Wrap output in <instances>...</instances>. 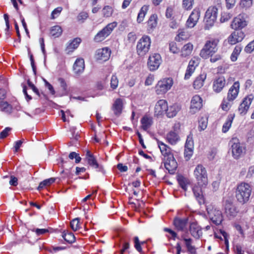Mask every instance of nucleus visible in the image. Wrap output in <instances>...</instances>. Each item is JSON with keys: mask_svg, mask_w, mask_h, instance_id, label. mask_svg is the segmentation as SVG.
Here are the masks:
<instances>
[{"mask_svg": "<svg viewBox=\"0 0 254 254\" xmlns=\"http://www.w3.org/2000/svg\"><path fill=\"white\" fill-rule=\"evenodd\" d=\"M178 36L180 39L183 40L187 39L189 37V35L188 32L184 30L180 29L178 31Z\"/></svg>", "mask_w": 254, "mask_h": 254, "instance_id": "nucleus-52", "label": "nucleus"}, {"mask_svg": "<svg viewBox=\"0 0 254 254\" xmlns=\"http://www.w3.org/2000/svg\"><path fill=\"white\" fill-rule=\"evenodd\" d=\"M206 78V74H201L197 76L193 82V87L195 89H199L203 85Z\"/></svg>", "mask_w": 254, "mask_h": 254, "instance_id": "nucleus-31", "label": "nucleus"}, {"mask_svg": "<svg viewBox=\"0 0 254 254\" xmlns=\"http://www.w3.org/2000/svg\"><path fill=\"white\" fill-rule=\"evenodd\" d=\"M207 215L212 224L215 225L221 224L223 221L222 213L215 206L210 205L207 207Z\"/></svg>", "mask_w": 254, "mask_h": 254, "instance_id": "nucleus-3", "label": "nucleus"}, {"mask_svg": "<svg viewBox=\"0 0 254 254\" xmlns=\"http://www.w3.org/2000/svg\"><path fill=\"white\" fill-rule=\"evenodd\" d=\"M127 39L129 43H134L136 40V34L134 32H130L127 35Z\"/></svg>", "mask_w": 254, "mask_h": 254, "instance_id": "nucleus-58", "label": "nucleus"}, {"mask_svg": "<svg viewBox=\"0 0 254 254\" xmlns=\"http://www.w3.org/2000/svg\"><path fill=\"white\" fill-rule=\"evenodd\" d=\"M193 3V0H183V7L186 10H190L192 8Z\"/></svg>", "mask_w": 254, "mask_h": 254, "instance_id": "nucleus-48", "label": "nucleus"}, {"mask_svg": "<svg viewBox=\"0 0 254 254\" xmlns=\"http://www.w3.org/2000/svg\"><path fill=\"white\" fill-rule=\"evenodd\" d=\"M233 156L235 159H239L244 152V148L238 142H235L234 140L230 142Z\"/></svg>", "mask_w": 254, "mask_h": 254, "instance_id": "nucleus-14", "label": "nucleus"}, {"mask_svg": "<svg viewBox=\"0 0 254 254\" xmlns=\"http://www.w3.org/2000/svg\"><path fill=\"white\" fill-rule=\"evenodd\" d=\"M182 237L185 242V244L188 252L190 254H195L196 251L195 248L191 245V239L190 238H187L185 235L182 236Z\"/></svg>", "mask_w": 254, "mask_h": 254, "instance_id": "nucleus-36", "label": "nucleus"}, {"mask_svg": "<svg viewBox=\"0 0 254 254\" xmlns=\"http://www.w3.org/2000/svg\"><path fill=\"white\" fill-rule=\"evenodd\" d=\"M147 10L148 7L145 5H144L141 7L139 12L138 14L137 18V21L138 23H141L142 21H143Z\"/></svg>", "mask_w": 254, "mask_h": 254, "instance_id": "nucleus-40", "label": "nucleus"}, {"mask_svg": "<svg viewBox=\"0 0 254 254\" xmlns=\"http://www.w3.org/2000/svg\"><path fill=\"white\" fill-rule=\"evenodd\" d=\"M225 213L230 219L235 217L238 213L236 207L233 202L229 199H226L224 202Z\"/></svg>", "mask_w": 254, "mask_h": 254, "instance_id": "nucleus-9", "label": "nucleus"}, {"mask_svg": "<svg viewBox=\"0 0 254 254\" xmlns=\"http://www.w3.org/2000/svg\"><path fill=\"white\" fill-rule=\"evenodd\" d=\"M0 108L1 111L7 114H10L12 111V106L7 102H0Z\"/></svg>", "mask_w": 254, "mask_h": 254, "instance_id": "nucleus-38", "label": "nucleus"}, {"mask_svg": "<svg viewBox=\"0 0 254 254\" xmlns=\"http://www.w3.org/2000/svg\"><path fill=\"white\" fill-rule=\"evenodd\" d=\"M84 61L83 59H76L73 66V69L75 74L79 75L82 73L84 70Z\"/></svg>", "mask_w": 254, "mask_h": 254, "instance_id": "nucleus-24", "label": "nucleus"}, {"mask_svg": "<svg viewBox=\"0 0 254 254\" xmlns=\"http://www.w3.org/2000/svg\"><path fill=\"white\" fill-rule=\"evenodd\" d=\"M181 107L180 106L175 104L169 107L168 106L166 114L169 118H173L177 115Z\"/></svg>", "mask_w": 254, "mask_h": 254, "instance_id": "nucleus-29", "label": "nucleus"}, {"mask_svg": "<svg viewBox=\"0 0 254 254\" xmlns=\"http://www.w3.org/2000/svg\"><path fill=\"white\" fill-rule=\"evenodd\" d=\"M123 109V101L122 100L118 98L117 99L112 106V110L114 111L115 115L119 116L122 113Z\"/></svg>", "mask_w": 254, "mask_h": 254, "instance_id": "nucleus-30", "label": "nucleus"}, {"mask_svg": "<svg viewBox=\"0 0 254 254\" xmlns=\"http://www.w3.org/2000/svg\"><path fill=\"white\" fill-rule=\"evenodd\" d=\"M61 87L63 88L64 94L66 95L68 92L67 86L66 82L63 78H60L59 79Z\"/></svg>", "mask_w": 254, "mask_h": 254, "instance_id": "nucleus-53", "label": "nucleus"}, {"mask_svg": "<svg viewBox=\"0 0 254 254\" xmlns=\"http://www.w3.org/2000/svg\"><path fill=\"white\" fill-rule=\"evenodd\" d=\"M172 78H165L159 80L155 86V92L157 95L165 94L172 87L173 84Z\"/></svg>", "mask_w": 254, "mask_h": 254, "instance_id": "nucleus-6", "label": "nucleus"}, {"mask_svg": "<svg viewBox=\"0 0 254 254\" xmlns=\"http://www.w3.org/2000/svg\"><path fill=\"white\" fill-rule=\"evenodd\" d=\"M141 127L144 130H147L152 124V120L151 118L144 116L141 120Z\"/></svg>", "mask_w": 254, "mask_h": 254, "instance_id": "nucleus-34", "label": "nucleus"}, {"mask_svg": "<svg viewBox=\"0 0 254 254\" xmlns=\"http://www.w3.org/2000/svg\"><path fill=\"white\" fill-rule=\"evenodd\" d=\"M252 0H241L240 5L245 8L250 7L252 5Z\"/></svg>", "mask_w": 254, "mask_h": 254, "instance_id": "nucleus-59", "label": "nucleus"}, {"mask_svg": "<svg viewBox=\"0 0 254 254\" xmlns=\"http://www.w3.org/2000/svg\"><path fill=\"white\" fill-rule=\"evenodd\" d=\"M188 221V218H176L174 220V225L178 230L184 231L186 229Z\"/></svg>", "mask_w": 254, "mask_h": 254, "instance_id": "nucleus-26", "label": "nucleus"}, {"mask_svg": "<svg viewBox=\"0 0 254 254\" xmlns=\"http://www.w3.org/2000/svg\"><path fill=\"white\" fill-rule=\"evenodd\" d=\"M169 50L173 54L178 53L179 49L177 48L176 44L174 42H171L169 44Z\"/></svg>", "mask_w": 254, "mask_h": 254, "instance_id": "nucleus-56", "label": "nucleus"}, {"mask_svg": "<svg viewBox=\"0 0 254 254\" xmlns=\"http://www.w3.org/2000/svg\"><path fill=\"white\" fill-rule=\"evenodd\" d=\"M63 32L62 28L59 25H56L51 27L50 30L51 35L55 38L59 37Z\"/></svg>", "mask_w": 254, "mask_h": 254, "instance_id": "nucleus-37", "label": "nucleus"}, {"mask_svg": "<svg viewBox=\"0 0 254 254\" xmlns=\"http://www.w3.org/2000/svg\"><path fill=\"white\" fill-rule=\"evenodd\" d=\"M217 16V8L215 7H209L207 9V29L211 27L216 22Z\"/></svg>", "mask_w": 254, "mask_h": 254, "instance_id": "nucleus-11", "label": "nucleus"}, {"mask_svg": "<svg viewBox=\"0 0 254 254\" xmlns=\"http://www.w3.org/2000/svg\"><path fill=\"white\" fill-rule=\"evenodd\" d=\"M117 26V23L116 22L109 23L95 35L94 37V41L95 42L103 41L111 34Z\"/></svg>", "mask_w": 254, "mask_h": 254, "instance_id": "nucleus-4", "label": "nucleus"}, {"mask_svg": "<svg viewBox=\"0 0 254 254\" xmlns=\"http://www.w3.org/2000/svg\"><path fill=\"white\" fill-rule=\"evenodd\" d=\"M247 25V22L244 18L241 15H239L235 17L231 23V27L237 30L239 29H242Z\"/></svg>", "mask_w": 254, "mask_h": 254, "instance_id": "nucleus-18", "label": "nucleus"}, {"mask_svg": "<svg viewBox=\"0 0 254 254\" xmlns=\"http://www.w3.org/2000/svg\"><path fill=\"white\" fill-rule=\"evenodd\" d=\"M254 50V40L250 42L245 48L247 53H251Z\"/></svg>", "mask_w": 254, "mask_h": 254, "instance_id": "nucleus-62", "label": "nucleus"}, {"mask_svg": "<svg viewBox=\"0 0 254 254\" xmlns=\"http://www.w3.org/2000/svg\"><path fill=\"white\" fill-rule=\"evenodd\" d=\"M81 41V40L80 38H76L74 39L68 44L66 47V50L68 52H72L78 47Z\"/></svg>", "mask_w": 254, "mask_h": 254, "instance_id": "nucleus-35", "label": "nucleus"}, {"mask_svg": "<svg viewBox=\"0 0 254 254\" xmlns=\"http://www.w3.org/2000/svg\"><path fill=\"white\" fill-rule=\"evenodd\" d=\"M69 158L70 159H75V163H78L81 161V157L75 152H72L69 154Z\"/></svg>", "mask_w": 254, "mask_h": 254, "instance_id": "nucleus-55", "label": "nucleus"}, {"mask_svg": "<svg viewBox=\"0 0 254 254\" xmlns=\"http://www.w3.org/2000/svg\"><path fill=\"white\" fill-rule=\"evenodd\" d=\"M199 12L196 9H194L190 15L186 25L189 28L193 27L196 24L199 18Z\"/></svg>", "mask_w": 254, "mask_h": 254, "instance_id": "nucleus-23", "label": "nucleus"}, {"mask_svg": "<svg viewBox=\"0 0 254 254\" xmlns=\"http://www.w3.org/2000/svg\"><path fill=\"white\" fill-rule=\"evenodd\" d=\"M239 88L240 84L239 82H235L228 91L227 98L228 101H232L236 98L239 92Z\"/></svg>", "mask_w": 254, "mask_h": 254, "instance_id": "nucleus-20", "label": "nucleus"}, {"mask_svg": "<svg viewBox=\"0 0 254 254\" xmlns=\"http://www.w3.org/2000/svg\"><path fill=\"white\" fill-rule=\"evenodd\" d=\"M245 37L243 32L240 30L234 31L228 37V42L231 45H234L237 43L241 42Z\"/></svg>", "mask_w": 254, "mask_h": 254, "instance_id": "nucleus-16", "label": "nucleus"}, {"mask_svg": "<svg viewBox=\"0 0 254 254\" xmlns=\"http://www.w3.org/2000/svg\"><path fill=\"white\" fill-rule=\"evenodd\" d=\"M79 218H75L73 219L70 222V227L71 229L76 231L79 228Z\"/></svg>", "mask_w": 254, "mask_h": 254, "instance_id": "nucleus-49", "label": "nucleus"}, {"mask_svg": "<svg viewBox=\"0 0 254 254\" xmlns=\"http://www.w3.org/2000/svg\"><path fill=\"white\" fill-rule=\"evenodd\" d=\"M193 153V149L190 148H185L184 157L186 161H189Z\"/></svg>", "mask_w": 254, "mask_h": 254, "instance_id": "nucleus-50", "label": "nucleus"}, {"mask_svg": "<svg viewBox=\"0 0 254 254\" xmlns=\"http://www.w3.org/2000/svg\"><path fill=\"white\" fill-rule=\"evenodd\" d=\"M166 139L170 144L172 145L176 144L180 140L178 131L175 129L170 131L166 135Z\"/></svg>", "mask_w": 254, "mask_h": 254, "instance_id": "nucleus-25", "label": "nucleus"}, {"mask_svg": "<svg viewBox=\"0 0 254 254\" xmlns=\"http://www.w3.org/2000/svg\"><path fill=\"white\" fill-rule=\"evenodd\" d=\"M234 118V115H231L228 117L226 122L223 126L222 130L223 132H226L229 130L231 126Z\"/></svg>", "mask_w": 254, "mask_h": 254, "instance_id": "nucleus-39", "label": "nucleus"}, {"mask_svg": "<svg viewBox=\"0 0 254 254\" xmlns=\"http://www.w3.org/2000/svg\"><path fill=\"white\" fill-rule=\"evenodd\" d=\"M162 62L161 56L159 54H153L148 59L147 66L150 71L157 70Z\"/></svg>", "mask_w": 254, "mask_h": 254, "instance_id": "nucleus-7", "label": "nucleus"}, {"mask_svg": "<svg viewBox=\"0 0 254 254\" xmlns=\"http://www.w3.org/2000/svg\"><path fill=\"white\" fill-rule=\"evenodd\" d=\"M218 42V40L213 38H209L207 40V55H210L216 52L217 50V45Z\"/></svg>", "mask_w": 254, "mask_h": 254, "instance_id": "nucleus-28", "label": "nucleus"}, {"mask_svg": "<svg viewBox=\"0 0 254 254\" xmlns=\"http://www.w3.org/2000/svg\"><path fill=\"white\" fill-rule=\"evenodd\" d=\"M88 17V14L86 12H80L77 16V20L78 21L83 22L84 20L87 19Z\"/></svg>", "mask_w": 254, "mask_h": 254, "instance_id": "nucleus-57", "label": "nucleus"}, {"mask_svg": "<svg viewBox=\"0 0 254 254\" xmlns=\"http://www.w3.org/2000/svg\"><path fill=\"white\" fill-rule=\"evenodd\" d=\"M177 181L179 185L184 190H187V180L182 175H178L177 176Z\"/></svg>", "mask_w": 254, "mask_h": 254, "instance_id": "nucleus-44", "label": "nucleus"}, {"mask_svg": "<svg viewBox=\"0 0 254 254\" xmlns=\"http://www.w3.org/2000/svg\"><path fill=\"white\" fill-rule=\"evenodd\" d=\"M198 128L199 131L204 130L206 128V118L201 117L198 121Z\"/></svg>", "mask_w": 254, "mask_h": 254, "instance_id": "nucleus-47", "label": "nucleus"}, {"mask_svg": "<svg viewBox=\"0 0 254 254\" xmlns=\"http://www.w3.org/2000/svg\"><path fill=\"white\" fill-rule=\"evenodd\" d=\"M119 81L116 75H112L111 79V87L113 89H115L118 86Z\"/></svg>", "mask_w": 254, "mask_h": 254, "instance_id": "nucleus-51", "label": "nucleus"}, {"mask_svg": "<svg viewBox=\"0 0 254 254\" xmlns=\"http://www.w3.org/2000/svg\"><path fill=\"white\" fill-rule=\"evenodd\" d=\"M158 145L162 155L164 156V159H168L171 158V156H174L172 153L171 149L163 142L158 141Z\"/></svg>", "mask_w": 254, "mask_h": 254, "instance_id": "nucleus-22", "label": "nucleus"}, {"mask_svg": "<svg viewBox=\"0 0 254 254\" xmlns=\"http://www.w3.org/2000/svg\"><path fill=\"white\" fill-rule=\"evenodd\" d=\"M226 83V80L224 76H220L216 77L213 82V91L216 93H220L225 87Z\"/></svg>", "mask_w": 254, "mask_h": 254, "instance_id": "nucleus-15", "label": "nucleus"}, {"mask_svg": "<svg viewBox=\"0 0 254 254\" xmlns=\"http://www.w3.org/2000/svg\"><path fill=\"white\" fill-rule=\"evenodd\" d=\"M11 130L10 127H6L0 133V138H4L6 137L8 134L9 131Z\"/></svg>", "mask_w": 254, "mask_h": 254, "instance_id": "nucleus-63", "label": "nucleus"}, {"mask_svg": "<svg viewBox=\"0 0 254 254\" xmlns=\"http://www.w3.org/2000/svg\"><path fill=\"white\" fill-rule=\"evenodd\" d=\"M151 45L150 38L147 35L143 36L139 39L136 45V52L140 56H143L150 49Z\"/></svg>", "mask_w": 254, "mask_h": 254, "instance_id": "nucleus-5", "label": "nucleus"}, {"mask_svg": "<svg viewBox=\"0 0 254 254\" xmlns=\"http://www.w3.org/2000/svg\"><path fill=\"white\" fill-rule=\"evenodd\" d=\"M193 49V45L190 43H187L185 45L181 50V56L183 57H187L190 55Z\"/></svg>", "mask_w": 254, "mask_h": 254, "instance_id": "nucleus-33", "label": "nucleus"}, {"mask_svg": "<svg viewBox=\"0 0 254 254\" xmlns=\"http://www.w3.org/2000/svg\"><path fill=\"white\" fill-rule=\"evenodd\" d=\"M185 148H190L191 149H193L194 148L193 140L191 134H190L187 137L185 145Z\"/></svg>", "mask_w": 254, "mask_h": 254, "instance_id": "nucleus-45", "label": "nucleus"}, {"mask_svg": "<svg viewBox=\"0 0 254 254\" xmlns=\"http://www.w3.org/2000/svg\"><path fill=\"white\" fill-rule=\"evenodd\" d=\"M217 154V149L215 147H212L210 149V151H209L208 156H207V158L209 159V160H213L215 155Z\"/></svg>", "mask_w": 254, "mask_h": 254, "instance_id": "nucleus-54", "label": "nucleus"}, {"mask_svg": "<svg viewBox=\"0 0 254 254\" xmlns=\"http://www.w3.org/2000/svg\"><path fill=\"white\" fill-rule=\"evenodd\" d=\"M163 160L164 166L166 170H167L170 174L174 173L177 168V163L174 156H171V158L163 159Z\"/></svg>", "mask_w": 254, "mask_h": 254, "instance_id": "nucleus-19", "label": "nucleus"}, {"mask_svg": "<svg viewBox=\"0 0 254 254\" xmlns=\"http://www.w3.org/2000/svg\"><path fill=\"white\" fill-rule=\"evenodd\" d=\"M254 174V166H250L249 168L247 174V178H251L253 175Z\"/></svg>", "mask_w": 254, "mask_h": 254, "instance_id": "nucleus-64", "label": "nucleus"}, {"mask_svg": "<svg viewBox=\"0 0 254 254\" xmlns=\"http://www.w3.org/2000/svg\"><path fill=\"white\" fill-rule=\"evenodd\" d=\"M190 232L194 238L198 239L202 235L200 227L196 223H191L190 226Z\"/></svg>", "mask_w": 254, "mask_h": 254, "instance_id": "nucleus-27", "label": "nucleus"}, {"mask_svg": "<svg viewBox=\"0 0 254 254\" xmlns=\"http://www.w3.org/2000/svg\"><path fill=\"white\" fill-rule=\"evenodd\" d=\"M200 59L198 57H193L189 62L184 76L185 80H188L194 73L196 67L199 64Z\"/></svg>", "mask_w": 254, "mask_h": 254, "instance_id": "nucleus-8", "label": "nucleus"}, {"mask_svg": "<svg viewBox=\"0 0 254 254\" xmlns=\"http://www.w3.org/2000/svg\"><path fill=\"white\" fill-rule=\"evenodd\" d=\"M113 12L112 7L109 5L105 6L102 9L103 16L106 17H110L112 15Z\"/></svg>", "mask_w": 254, "mask_h": 254, "instance_id": "nucleus-46", "label": "nucleus"}, {"mask_svg": "<svg viewBox=\"0 0 254 254\" xmlns=\"http://www.w3.org/2000/svg\"><path fill=\"white\" fill-rule=\"evenodd\" d=\"M134 247L136 249L137 251L139 252H141L142 251V248L141 247V244L139 242V239L137 237H135L134 238Z\"/></svg>", "mask_w": 254, "mask_h": 254, "instance_id": "nucleus-61", "label": "nucleus"}, {"mask_svg": "<svg viewBox=\"0 0 254 254\" xmlns=\"http://www.w3.org/2000/svg\"><path fill=\"white\" fill-rule=\"evenodd\" d=\"M157 15L156 14L151 15L148 21V31L149 32H152L157 26Z\"/></svg>", "mask_w": 254, "mask_h": 254, "instance_id": "nucleus-32", "label": "nucleus"}, {"mask_svg": "<svg viewBox=\"0 0 254 254\" xmlns=\"http://www.w3.org/2000/svg\"><path fill=\"white\" fill-rule=\"evenodd\" d=\"M62 237L66 242L69 244L73 243L75 240V237L72 233L64 232Z\"/></svg>", "mask_w": 254, "mask_h": 254, "instance_id": "nucleus-42", "label": "nucleus"}, {"mask_svg": "<svg viewBox=\"0 0 254 254\" xmlns=\"http://www.w3.org/2000/svg\"><path fill=\"white\" fill-rule=\"evenodd\" d=\"M202 100L198 95L194 96L190 102V112L194 114L198 111L202 106Z\"/></svg>", "mask_w": 254, "mask_h": 254, "instance_id": "nucleus-12", "label": "nucleus"}, {"mask_svg": "<svg viewBox=\"0 0 254 254\" xmlns=\"http://www.w3.org/2000/svg\"><path fill=\"white\" fill-rule=\"evenodd\" d=\"M62 9H63V8L62 7H58L55 8L52 12L51 18L55 19L56 16H58L60 14V13L61 12Z\"/></svg>", "mask_w": 254, "mask_h": 254, "instance_id": "nucleus-60", "label": "nucleus"}, {"mask_svg": "<svg viewBox=\"0 0 254 254\" xmlns=\"http://www.w3.org/2000/svg\"><path fill=\"white\" fill-rule=\"evenodd\" d=\"M56 179L54 178H51L48 179H46L44 180L43 181L41 182L37 188V189L39 190H40L44 188V187L46 186H48L51 185L52 183H53L55 181Z\"/></svg>", "mask_w": 254, "mask_h": 254, "instance_id": "nucleus-41", "label": "nucleus"}, {"mask_svg": "<svg viewBox=\"0 0 254 254\" xmlns=\"http://www.w3.org/2000/svg\"><path fill=\"white\" fill-rule=\"evenodd\" d=\"M198 187L193 189V193L200 205L205 204V195L206 183V169L201 164H198L194 171Z\"/></svg>", "mask_w": 254, "mask_h": 254, "instance_id": "nucleus-1", "label": "nucleus"}, {"mask_svg": "<svg viewBox=\"0 0 254 254\" xmlns=\"http://www.w3.org/2000/svg\"><path fill=\"white\" fill-rule=\"evenodd\" d=\"M168 108L167 102L165 100H159L156 104L154 108V113L156 116H160L166 113Z\"/></svg>", "mask_w": 254, "mask_h": 254, "instance_id": "nucleus-17", "label": "nucleus"}, {"mask_svg": "<svg viewBox=\"0 0 254 254\" xmlns=\"http://www.w3.org/2000/svg\"><path fill=\"white\" fill-rule=\"evenodd\" d=\"M242 49V47L240 45L236 46L231 56V60L232 61L235 62L237 60L238 56L241 52Z\"/></svg>", "mask_w": 254, "mask_h": 254, "instance_id": "nucleus-43", "label": "nucleus"}, {"mask_svg": "<svg viewBox=\"0 0 254 254\" xmlns=\"http://www.w3.org/2000/svg\"><path fill=\"white\" fill-rule=\"evenodd\" d=\"M252 187L250 184L242 183L238 185L236 191V197L237 200L245 204L247 202L252 194Z\"/></svg>", "mask_w": 254, "mask_h": 254, "instance_id": "nucleus-2", "label": "nucleus"}, {"mask_svg": "<svg viewBox=\"0 0 254 254\" xmlns=\"http://www.w3.org/2000/svg\"><path fill=\"white\" fill-rule=\"evenodd\" d=\"M86 159L91 167L97 169L98 171H103V166L98 163L95 156L89 150L86 151Z\"/></svg>", "mask_w": 254, "mask_h": 254, "instance_id": "nucleus-13", "label": "nucleus"}, {"mask_svg": "<svg viewBox=\"0 0 254 254\" xmlns=\"http://www.w3.org/2000/svg\"><path fill=\"white\" fill-rule=\"evenodd\" d=\"M111 51L110 49L108 48H104L98 49L96 51V57L98 60L106 61L109 59Z\"/></svg>", "mask_w": 254, "mask_h": 254, "instance_id": "nucleus-21", "label": "nucleus"}, {"mask_svg": "<svg viewBox=\"0 0 254 254\" xmlns=\"http://www.w3.org/2000/svg\"><path fill=\"white\" fill-rule=\"evenodd\" d=\"M253 99V96L250 95L243 99L238 108V111L241 115H244L247 113Z\"/></svg>", "mask_w": 254, "mask_h": 254, "instance_id": "nucleus-10", "label": "nucleus"}]
</instances>
